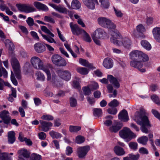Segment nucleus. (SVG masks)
Returning a JSON list of instances; mask_svg holds the SVG:
<instances>
[{
	"label": "nucleus",
	"mask_w": 160,
	"mask_h": 160,
	"mask_svg": "<svg viewBox=\"0 0 160 160\" xmlns=\"http://www.w3.org/2000/svg\"><path fill=\"white\" fill-rule=\"evenodd\" d=\"M15 48V46L11 42V64L16 78L18 79H20L21 78L20 66L14 53Z\"/></svg>",
	"instance_id": "f257e3e1"
},
{
	"label": "nucleus",
	"mask_w": 160,
	"mask_h": 160,
	"mask_svg": "<svg viewBox=\"0 0 160 160\" xmlns=\"http://www.w3.org/2000/svg\"><path fill=\"white\" fill-rule=\"evenodd\" d=\"M140 112H137L135 114L134 120L138 124H140L141 122L140 120L143 122V123L147 125H150L147 116L145 115V110L142 108L140 109Z\"/></svg>",
	"instance_id": "f03ea898"
},
{
	"label": "nucleus",
	"mask_w": 160,
	"mask_h": 160,
	"mask_svg": "<svg viewBox=\"0 0 160 160\" xmlns=\"http://www.w3.org/2000/svg\"><path fill=\"white\" fill-rule=\"evenodd\" d=\"M98 24L102 27L108 29H114L116 26L109 19L105 17H100L98 18Z\"/></svg>",
	"instance_id": "7ed1b4c3"
},
{
	"label": "nucleus",
	"mask_w": 160,
	"mask_h": 160,
	"mask_svg": "<svg viewBox=\"0 0 160 160\" xmlns=\"http://www.w3.org/2000/svg\"><path fill=\"white\" fill-rule=\"evenodd\" d=\"M129 55L130 58L132 60V61L140 60L142 59H143L144 61H148V56L140 51H133L130 53Z\"/></svg>",
	"instance_id": "20e7f679"
},
{
	"label": "nucleus",
	"mask_w": 160,
	"mask_h": 160,
	"mask_svg": "<svg viewBox=\"0 0 160 160\" xmlns=\"http://www.w3.org/2000/svg\"><path fill=\"white\" fill-rule=\"evenodd\" d=\"M31 62L33 67L37 69L44 70L48 67L44 65L43 61L38 57H33L31 59Z\"/></svg>",
	"instance_id": "39448f33"
},
{
	"label": "nucleus",
	"mask_w": 160,
	"mask_h": 160,
	"mask_svg": "<svg viewBox=\"0 0 160 160\" xmlns=\"http://www.w3.org/2000/svg\"><path fill=\"white\" fill-rule=\"evenodd\" d=\"M120 137L123 138H128L129 140L136 137V135L133 133L130 129L128 128H125L119 132Z\"/></svg>",
	"instance_id": "423d86ee"
},
{
	"label": "nucleus",
	"mask_w": 160,
	"mask_h": 160,
	"mask_svg": "<svg viewBox=\"0 0 160 160\" xmlns=\"http://www.w3.org/2000/svg\"><path fill=\"white\" fill-rule=\"evenodd\" d=\"M16 6L19 11L26 13L33 12L36 11V9L33 6L29 4H17Z\"/></svg>",
	"instance_id": "0eeeda50"
},
{
	"label": "nucleus",
	"mask_w": 160,
	"mask_h": 160,
	"mask_svg": "<svg viewBox=\"0 0 160 160\" xmlns=\"http://www.w3.org/2000/svg\"><path fill=\"white\" fill-rule=\"evenodd\" d=\"M108 80L114 85L115 88H118L120 87V84L117 79L111 75H108L107 79L103 78L100 79V81L102 83L107 84L108 83Z\"/></svg>",
	"instance_id": "6e6552de"
},
{
	"label": "nucleus",
	"mask_w": 160,
	"mask_h": 160,
	"mask_svg": "<svg viewBox=\"0 0 160 160\" xmlns=\"http://www.w3.org/2000/svg\"><path fill=\"white\" fill-rule=\"evenodd\" d=\"M52 60L54 64L57 66H65L67 64L64 59L58 54L53 55L52 57Z\"/></svg>",
	"instance_id": "1a4fd4ad"
},
{
	"label": "nucleus",
	"mask_w": 160,
	"mask_h": 160,
	"mask_svg": "<svg viewBox=\"0 0 160 160\" xmlns=\"http://www.w3.org/2000/svg\"><path fill=\"white\" fill-rule=\"evenodd\" d=\"M90 149V147L89 146L78 147L77 151L78 156L80 158H84Z\"/></svg>",
	"instance_id": "9d476101"
},
{
	"label": "nucleus",
	"mask_w": 160,
	"mask_h": 160,
	"mask_svg": "<svg viewBox=\"0 0 160 160\" xmlns=\"http://www.w3.org/2000/svg\"><path fill=\"white\" fill-rule=\"evenodd\" d=\"M143 59L140 60L132 61L130 62V64L131 66L134 68L139 69L140 71L142 72H145L146 70L144 68L140 69L143 66V62L147 61H143Z\"/></svg>",
	"instance_id": "9b49d317"
},
{
	"label": "nucleus",
	"mask_w": 160,
	"mask_h": 160,
	"mask_svg": "<svg viewBox=\"0 0 160 160\" xmlns=\"http://www.w3.org/2000/svg\"><path fill=\"white\" fill-rule=\"evenodd\" d=\"M70 26L73 35L78 36L84 32L85 30L80 28L77 24H73L72 22H70Z\"/></svg>",
	"instance_id": "f8f14e48"
},
{
	"label": "nucleus",
	"mask_w": 160,
	"mask_h": 160,
	"mask_svg": "<svg viewBox=\"0 0 160 160\" xmlns=\"http://www.w3.org/2000/svg\"><path fill=\"white\" fill-rule=\"evenodd\" d=\"M93 34L96 36V38H99V39H104L108 37L107 33L104 30L100 28L97 29Z\"/></svg>",
	"instance_id": "ddd939ff"
},
{
	"label": "nucleus",
	"mask_w": 160,
	"mask_h": 160,
	"mask_svg": "<svg viewBox=\"0 0 160 160\" xmlns=\"http://www.w3.org/2000/svg\"><path fill=\"white\" fill-rule=\"evenodd\" d=\"M58 74L61 78L66 81H69L71 78V73L69 71L60 70Z\"/></svg>",
	"instance_id": "4468645a"
},
{
	"label": "nucleus",
	"mask_w": 160,
	"mask_h": 160,
	"mask_svg": "<svg viewBox=\"0 0 160 160\" xmlns=\"http://www.w3.org/2000/svg\"><path fill=\"white\" fill-rule=\"evenodd\" d=\"M39 122L41 125L42 130L45 132L48 131L49 130L50 127L52 126V123L49 122L40 120Z\"/></svg>",
	"instance_id": "2eb2a0df"
},
{
	"label": "nucleus",
	"mask_w": 160,
	"mask_h": 160,
	"mask_svg": "<svg viewBox=\"0 0 160 160\" xmlns=\"http://www.w3.org/2000/svg\"><path fill=\"white\" fill-rule=\"evenodd\" d=\"M18 153L19 155L18 157L19 159L22 158H28L30 155V152L26 149L23 148L18 151Z\"/></svg>",
	"instance_id": "dca6fc26"
},
{
	"label": "nucleus",
	"mask_w": 160,
	"mask_h": 160,
	"mask_svg": "<svg viewBox=\"0 0 160 160\" xmlns=\"http://www.w3.org/2000/svg\"><path fill=\"white\" fill-rule=\"evenodd\" d=\"M9 113L8 111L4 110L0 112V118L3 121L4 123L8 124L10 121Z\"/></svg>",
	"instance_id": "f3484780"
},
{
	"label": "nucleus",
	"mask_w": 160,
	"mask_h": 160,
	"mask_svg": "<svg viewBox=\"0 0 160 160\" xmlns=\"http://www.w3.org/2000/svg\"><path fill=\"white\" fill-rule=\"evenodd\" d=\"M84 4L87 7L91 9L95 8V4L98 3L97 0H82Z\"/></svg>",
	"instance_id": "a211bd4d"
},
{
	"label": "nucleus",
	"mask_w": 160,
	"mask_h": 160,
	"mask_svg": "<svg viewBox=\"0 0 160 160\" xmlns=\"http://www.w3.org/2000/svg\"><path fill=\"white\" fill-rule=\"evenodd\" d=\"M34 49L35 51L38 53H41L44 52L46 49L45 46L42 43L37 42L34 46Z\"/></svg>",
	"instance_id": "6ab92c4d"
},
{
	"label": "nucleus",
	"mask_w": 160,
	"mask_h": 160,
	"mask_svg": "<svg viewBox=\"0 0 160 160\" xmlns=\"http://www.w3.org/2000/svg\"><path fill=\"white\" fill-rule=\"evenodd\" d=\"M119 119L124 122H127L129 120L128 116L127 111L123 109L121 111L118 115Z\"/></svg>",
	"instance_id": "aec40b11"
},
{
	"label": "nucleus",
	"mask_w": 160,
	"mask_h": 160,
	"mask_svg": "<svg viewBox=\"0 0 160 160\" xmlns=\"http://www.w3.org/2000/svg\"><path fill=\"white\" fill-rule=\"evenodd\" d=\"M34 6L38 9L45 11H47L48 10V7L45 4L40 2L35 1L33 3Z\"/></svg>",
	"instance_id": "412c9836"
},
{
	"label": "nucleus",
	"mask_w": 160,
	"mask_h": 160,
	"mask_svg": "<svg viewBox=\"0 0 160 160\" xmlns=\"http://www.w3.org/2000/svg\"><path fill=\"white\" fill-rule=\"evenodd\" d=\"M49 5L60 12L65 14L68 13V11L67 9L65 7L60 6H58L54 4L51 3H49Z\"/></svg>",
	"instance_id": "4be33fe9"
},
{
	"label": "nucleus",
	"mask_w": 160,
	"mask_h": 160,
	"mask_svg": "<svg viewBox=\"0 0 160 160\" xmlns=\"http://www.w3.org/2000/svg\"><path fill=\"white\" fill-rule=\"evenodd\" d=\"M103 65L107 69L111 68L113 66V61L111 58H107L104 59Z\"/></svg>",
	"instance_id": "5701e85b"
},
{
	"label": "nucleus",
	"mask_w": 160,
	"mask_h": 160,
	"mask_svg": "<svg viewBox=\"0 0 160 160\" xmlns=\"http://www.w3.org/2000/svg\"><path fill=\"white\" fill-rule=\"evenodd\" d=\"M114 124L110 128V130L111 132H116L121 128L122 125L119 122H115Z\"/></svg>",
	"instance_id": "b1692460"
},
{
	"label": "nucleus",
	"mask_w": 160,
	"mask_h": 160,
	"mask_svg": "<svg viewBox=\"0 0 160 160\" xmlns=\"http://www.w3.org/2000/svg\"><path fill=\"white\" fill-rule=\"evenodd\" d=\"M152 33L155 39L158 42H160V28H154L153 29Z\"/></svg>",
	"instance_id": "393cba45"
},
{
	"label": "nucleus",
	"mask_w": 160,
	"mask_h": 160,
	"mask_svg": "<svg viewBox=\"0 0 160 160\" xmlns=\"http://www.w3.org/2000/svg\"><path fill=\"white\" fill-rule=\"evenodd\" d=\"M115 153L117 155L122 156L125 153L123 149L118 146H115L114 148Z\"/></svg>",
	"instance_id": "a878e982"
},
{
	"label": "nucleus",
	"mask_w": 160,
	"mask_h": 160,
	"mask_svg": "<svg viewBox=\"0 0 160 160\" xmlns=\"http://www.w3.org/2000/svg\"><path fill=\"white\" fill-rule=\"evenodd\" d=\"M79 62L84 66L87 67L92 69L93 67L92 64L89 63L88 61L81 58L79 59Z\"/></svg>",
	"instance_id": "bb28decb"
},
{
	"label": "nucleus",
	"mask_w": 160,
	"mask_h": 160,
	"mask_svg": "<svg viewBox=\"0 0 160 160\" xmlns=\"http://www.w3.org/2000/svg\"><path fill=\"white\" fill-rule=\"evenodd\" d=\"M1 3L0 4V9L1 11L6 10V13L8 15H10V10L9 8L4 4V2L2 0H0Z\"/></svg>",
	"instance_id": "cd10ccee"
},
{
	"label": "nucleus",
	"mask_w": 160,
	"mask_h": 160,
	"mask_svg": "<svg viewBox=\"0 0 160 160\" xmlns=\"http://www.w3.org/2000/svg\"><path fill=\"white\" fill-rule=\"evenodd\" d=\"M37 80L41 81H44L46 79L44 74L40 71H37L35 74Z\"/></svg>",
	"instance_id": "c85d7f7f"
},
{
	"label": "nucleus",
	"mask_w": 160,
	"mask_h": 160,
	"mask_svg": "<svg viewBox=\"0 0 160 160\" xmlns=\"http://www.w3.org/2000/svg\"><path fill=\"white\" fill-rule=\"evenodd\" d=\"M123 46L125 48H129L132 44L131 40L127 38L123 39Z\"/></svg>",
	"instance_id": "c756f323"
},
{
	"label": "nucleus",
	"mask_w": 160,
	"mask_h": 160,
	"mask_svg": "<svg viewBox=\"0 0 160 160\" xmlns=\"http://www.w3.org/2000/svg\"><path fill=\"white\" fill-rule=\"evenodd\" d=\"M81 4L78 0H73L72 2L71 7L75 9H78L81 7Z\"/></svg>",
	"instance_id": "7c9ffc66"
},
{
	"label": "nucleus",
	"mask_w": 160,
	"mask_h": 160,
	"mask_svg": "<svg viewBox=\"0 0 160 160\" xmlns=\"http://www.w3.org/2000/svg\"><path fill=\"white\" fill-rule=\"evenodd\" d=\"M49 134L51 137L53 139L60 138L62 137V135L61 134L53 130H52L50 132Z\"/></svg>",
	"instance_id": "2f4dec72"
},
{
	"label": "nucleus",
	"mask_w": 160,
	"mask_h": 160,
	"mask_svg": "<svg viewBox=\"0 0 160 160\" xmlns=\"http://www.w3.org/2000/svg\"><path fill=\"white\" fill-rule=\"evenodd\" d=\"M142 46L148 50H150L151 48V46L150 43L147 41L142 40L141 42Z\"/></svg>",
	"instance_id": "473e14b6"
},
{
	"label": "nucleus",
	"mask_w": 160,
	"mask_h": 160,
	"mask_svg": "<svg viewBox=\"0 0 160 160\" xmlns=\"http://www.w3.org/2000/svg\"><path fill=\"white\" fill-rule=\"evenodd\" d=\"M99 2L101 3V7L104 9L108 8L110 6L108 0H100Z\"/></svg>",
	"instance_id": "72a5a7b5"
},
{
	"label": "nucleus",
	"mask_w": 160,
	"mask_h": 160,
	"mask_svg": "<svg viewBox=\"0 0 160 160\" xmlns=\"http://www.w3.org/2000/svg\"><path fill=\"white\" fill-rule=\"evenodd\" d=\"M137 141L139 143L145 145L147 143L148 141V138L147 136H143L139 138L137 140Z\"/></svg>",
	"instance_id": "f704fd0d"
},
{
	"label": "nucleus",
	"mask_w": 160,
	"mask_h": 160,
	"mask_svg": "<svg viewBox=\"0 0 160 160\" xmlns=\"http://www.w3.org/2000/svg\"><path fill=\"white\" fill-rule=\"evenodd\" d=\"M77 70L78 72L82 75L87 74L88 72V69L85 68H77Z\"/></svg>",
	"instance_id": "c9c22d12"
},
{
	"label": "nucleus",
	"mask_w": 160,
	"mask_h": 160,
	"mask_svg": "<svg viewBox=\"0 0 160 160\" xmlns=\"http://www.w3.org/2000/svg\"><path fill=\"white\" fill-rule=\"evenodd\" d=\"M69 103L71 107H75L77 106V102L76 98L71 97L69 98Z\"/></svg>",
	"instance_id": "e433bc0d"
},
{
	"label": "nucleus",
	"mask_w": 160,
	"mask_h": 160,
	"mask_svg": "<svg viewBox=\"0 0 160 160\" xmlns=\"http://www.w3.org/2000/svg\"><path fill=\"white\" fill-rule=\"evenodd\" d=\"M41 29L42 31L50 35L51 37H54V34L52 33L46 26H41Z\"/></svg>",
	"instance_id": "4c0bfd02"
},
{
	"label": "nucleus",
	"mask_w": 160,
	"mask_h": 160,
	"mask_svg": "<svg viewBox=\"0 0 160 160\" xmlns=\"http://www.w3.org/2000/svg\"><path fill=\"white\" fill-rule=\"evenodd\" d=\"M112 36L110 38V41L111 42V39H119L121 38V35L120 33L118 31H114L112 35Z\"/></svg>",
	"instance_id": "58836bf2"
},
{
	"label": "nucleus",
	"mask_w": 160,
	"mask_h": 160,
	"mask_svg": "<svg viewBox=\"0 0 160 160\" xmlns=\"http://www.w3.org/2000/svg\"><path fill=\"white\" fill-rule=\"evenodd\" d=\"M81 129V127L78 126H70L69 127V131L71 132H77Z\"/></svg>",
	"instance_id": "ea45409f"
},
{
	"label": "nucleus",
	"mask_w": 160,
	"mask_h": 160,
	"mask_svg": "<svg viewBox=\"0 0 160 160\" xmlns=\"http://www.w3.org/2000/svg\"><path fill=\"white\" fill-rule=\"evenodd\" d=\"M12 93L11 94V102H12L14 100V98L17 97V91L16 89L13 87H11Z\"/></svg>",
	"instance_id": "a19ab883"
},
{
	"label": "nucleus",
	"mask_w": 160,
	"mask_h": 160,
	"mask_svg": "<svg viewBox=\"0 0 160 160\" xmlns=\"http://www.w3.org/2000/svg\"><path fill=\"white\" fill-rule=\"evenodd\" d=\"M93 114L95 116H100L102 113V111L100 108H94L93 110Z\"/></svg>",
	"instance_id": "79ce46f5"
},
{
	"label": "nucleus",
	"mask_w": 160,
	"mask_h": 160,
	"mask_svg": "<svg viewBox=\"0 0 160 160\" xmlns=\"http://www.w3.org/2000/svg\"><path fill=\"white\" fill-rule=\"evenodd\" d=\"M42 36L44 39L46 40L48 42L50 43L53 42L55 43H56V42L55 41L54 39L53 38L50 37L49 36L43 34H42Z\"/></svg>",
	"instance_id": "37998d69"
},
{
	"label": "nucleus",
	"mask_w": 160,
	"mask_h": 160,
	"mask_svg": "<svg viewBox=\"0 0 160 160\" xmlns=\"http://www.w3.org/2000/svg\"><path fill=\"white\" fill-rule=\"evenodd\" d=\"M42 157L41 155L36 153H33L32 154L30 160H41Z\"/></svg>",
	"instance_id": "c03bdc74"
},
{
	"label": "nucleus",
	"mask_w": 160,
	"mask_h": 160,
	"mask_svg": "<svg viewBox=\"0 0 160 160\" xmlns=\"http://www.w3.org/2000/svg\"><path fill=\"white\" fill-rule=\"evenodd\" d=\"M41 118L42 119L47 121L52 120L54 118L52 115L49 114L43 115L41 117Z\"/></svg>",
	"instance_id": "a18cd8bd"
},
{
	"label": "nucleus",
	"mask_w": 160,
	"mask_h": 160,
	"mask_svg": "<svg viewBox=\"0 0 160 160\" xmlns=\"http://www.w3.org/2000/svg\"><path fill=\"white\" fill-rule=\"evenodd\" d=\"M89 86L91 90L92 91L97 89L99 88L98 83L95 82H92L89 85Z\"/></svg>",
	"instance_id": "49530a36"
},
{
	"label": "nucleus",
	"mask_w": 160,
	"mask_h": 160,
	"mask_svg": "<svg viewBox=\"0 0 160 160\" xmlns=\"http://www.w3.org/2000/svg\"><path fill=\"white\" fill-rule=\"evenodd\" d=\"M75 18L78 20L77 22L78 24L81 25L82 27H85V25L82 20L80 18V16L77 15H74Z\"/></svg>",
	"instance_id": "de8ad7c7"
},
{
	"label": "nucleus",
	"mask_w": 160,
	"mask_h": 160,
	"mask_svg": "<svg viewBox=\"0 0 160 160\" xmlns=\"http://www.w3.org/2000/svg\"><path fill=\"white\" fill-rule=\"evenodd\" d=\"M130 148L134 150H137L138 148V144L136 142H130L128 144Z\"/></svg>",
	"instance_id": "09e8293b"
},
{
	"label": "nucleus",
	"mask_w": 160,
	"mask_h": 160,
	"mask_svg": "<svg viewBox=\"0 0 160 160\" xmlns=\"http://www.w3.org/2000/svg\"><path fill=\"white\" fill-rule=\"evenodd\" d=\"M119 105V102L116 99H114L109 102L108 105L112 107L116 108Z\"/></svg>",
	"instance_id": "8fccbe9b"
},
{
	"label": "nucleus",
	"mask_w": 160,
	"mask_h": 160,
	"mask_svg": "<svg viewBox=\"0 0 160 160\" xmlns=\"http://www.w3.org/2000/svg\"><path fill=\"white\" fill-rule=\"evenodd\" d=\"M82 90L85 95H88L91 93V90L89 86L83 87L82 88Z\"/></svg>",
	"instance_id": "3c124183"
},
{
	"label": "nucleus",
	"mask_w": 160,
	"mask_h": 160,
	"mask_svg": "<svg viewBox=\"0 0 160 160\" xmlns=\"http://www.w3.org/2000/svg\"><path fill=\"white\" fill-rule=\"evenodd\" d=\"M111 42L118 46H123V41L119 40L118 39H111Z\"/></svg>",
	"instance_id": "603ef678"
},
{
	"label": "nucleus",
	"mask_w": 160,
	"mask_h": 160,
	"mask_svg": "<svg viewBox=\"0 0 160 160\" xmlns=\"http://www.w3.org/2000/svg\"><path fill=\"white\" fill-rule=\"evenodd\" d=\"M141 123L140 125L142 124V126L141 127V129L142 132L144 133H148L149 132L148 130L145 127V126L147 127H150L151 125L150 124L149 125L147 126L143 123V122L142 121H141Z\"/></svg>",
	"instance_id": "864d4df0"
},
{
	"label": "nucleus",
	"mask_w": 160,
	"mask_h": 160,
	"mask_svg": "<svg viewBox=\"0 0 160 160\" xmlns=\"http://www.w3.org/2000/svg\"><path fill=\"white\" fill-rule=\"evenodd\" d=\"M46 74L47 75V80L48 81L51 80V76L50 71L49 70V68L48 67L46 68L44 70H43Z\"/></svg>",
	"instance_id": "5fc2aeb1"
},
{
	"label": "nucleus",
	"mask_w": 160,
	"mask_h": 160,
	"mask_svg": "<svg viewBox=\"0 0 160 160\" xmlns=\"http://www.w3.org/2000/svg\"><path fill=\"white\" fill-rule=\"evenodd\" d=\"M107 112L109 114L115 115L116 114L117 110L116 108L111 107V108H109L107 109Z\"/></svg>",
	"instance_id": "6e6d98bb"
},
{
	"label": "nucleus",
	"mask_w": 160,
	"mask_h": 160,
	"mask_svg": "<svg viewBox=\"0 0 160 160\" xmlns=\"http://www.w3.org/2000/svg\"><path fill=\"white\" fill-rule=\"evenodd\" d=\"M151 98L152 100L156 104L160 105V102L158 97L156 95L152 96Z\"/></svg>",
	"instance_id": "4d7b16f0"
},
{
	"label": "nucleus",
	"mask_w": 160,
	"mask_h": 160,
	"mask_svg": "<svg viewBox=\"0 0 160 160\" xmlns=\"http://www.w3.org/2000/svg\"><path fill=\"white\" fill-rule=\"evenodd\" d=\"M0 160H9L7 153L3 152L0 154Z\"/></svg>",
	"instance_id": "13d9d810"
},
{
	"label": "nucleus",
	"mask_w": 160,
	"mask_h": 160,
	"mask_svg": "<svg viewBox=\"0 0 160 160\" xmlns=\"http://www.w3.org/2000/svg\"><path fill=\"white\" fill-rule=\"evenodd\" d=\"M75 141L77 143L80 144L84 141V138L82 136H79L76 137Z\"/></svg>",
	"instance_id": "bf43d9fd"
},
{
	"label": "nucleus",
	"mask_w": 160,
	"mask_h": 160,
	"mask_svg": "<svg viewBox=\"0 0 160 160\" xmlns=\"http://www.w3.org/2000/svg\"><path fill=\"white\" fill-rule=\"evenodd\" d=\"M137 30L138 32L142 33L145 31V29L143 25L140 24L137 27Z\"/></svg>",
	"instance_id": "052dcab7"
},
{
	"label": "nucleus",
	"mask_w": 160,
	"mask_h": 160,
	"mask_svg": "<svg viewBox=\"0 0 160 160\" xmlns=\"http://www.w3.org/2000/svg\"><path fill=\"white\" fill-rule=\"evenodd\" d=\"M11 80L12 81L13 84L15 86L18 85V82L15 78L14 74L12 71H11Z\"/></svg>",
	"instance_id": "680f3d73"
},
{
	"label": "nucleus",
	"mask_w": 160,
	"mask_h": 160,
	"mask_svg": "<svg viewBox=\"0 0 160 160\" xmlns=\"http://www.w3.org/2000/svg\"><path fill=\"white\" fill-rule=\"evenodd\" d=\"M83 33L84 34L83 37L84 40L88 42H90L92 40L89 34L85 31Z\"/></svg>",
	"instance_id": "e2e57ef3"
},
{
	"label": "nucleus",
	"mask_w": 160,
	"mask_h": 160,
	"mask_svg": "<svg viewBox=\"0 0 160 160\" xmlns=\"http://www.w3.org/2000/svg\"><path fill=\"white\" fill-rule=\"evenodd\" d=\"M45 21L50 23H54L55 22L54 19L51 17L45 16L44 18Z\"/></svg>",
	"instance_id": "0e129e2a"
},
{
	"label": "nucleus",
	"mask_w": 160,
	"mask_h": 160,
	"mask_svg": "<svg viewBox=\"0 0 160 160\" xmlns=\"http://www.w3.org/2000/svg\"><path fill=\"white\" fill-rule=\"evenodd\" d=\"M26 22L28 25L30 27H32L34 24V20L30 17L27 18Z\"/></svg>",
	"instance_id": "69168bd1"
},
{
	"label": "nucleus",
	"mask_w": 160,
	"mask_h": 160,
	"mask_svg": "<svg viewBox=\"0 0 160 160\" xmlns=\"http://www.w3.org/2000/svg\"><path fill=\"white\" fill-rule=\"evenodd\" d=\"M113 8L115 14L117 17H121L122 16V13L121 12V11L115 7H114Z\"/></svg>",
	"instance_id": "338daca9"
},
{
	"label": "nucleus",
	"mask_w": 160,
	"mask_h": 160,
	"mask_svg": "<svg viewBox=\"0 0 160 160\" xmlns=\"http://www.w3.org/2000/svg\"><path fill=\"white\" fill-rule=\"evenodd\" d=\"M152 112L155 117L160 120V114L159 113L158 111L152 109Z\"/></svg>",
	"instance_id": "774afa93"
}]
</instances>
